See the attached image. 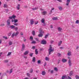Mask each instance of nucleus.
Wrapping results in <instances>:
<instances>
[{
	"mask_svg": "<svg viewBox=\"0 0 79 79\" xmlns=\"http://www.w3.org/2000/svg\"><path fill=\"white\" fill-rule=\"evenodd\" d=\"M15 35V33L14 32L12 35L11 37H13Z\"/></svg>",
	"mask_w": 79,
	"mask_h": 79,
	"instance_id": "cd10ccee",
	"label": "nucleus"
},
{
	"mask_svg": "<svg viewBox=\"0 0 79 79\" xmlns=\"http://www.w3.org/2000/svg\"><path fill=\"white\" fill-rule=\"evenodd\" d=\"M70 1H71V0H67L66 5L67 6L69 5V3H70Z\"/></svg>",
	"mask_w": 79,
	"mask_h": 79,
	"instance_id": "423d86ee",
	"label": "nucleus"
},
{
	"mask_svg": "<svg viewBox=\"0 0 79 79\" xmlns=\"http://www.w3.org/2000/svg\"><path fill=\"white\" fill-rule=\"evenodd\" d=\"M20 34H21V35H23V33H22V32H21L20 33Z\"/></svg>",
	"mask_w": 79,
	"mask_h": 79,
	"instance_id": "69168bd1",
	"label": "nucleus"
},
{
	"mask_svg": "<svg viewBox=\"0 0 79 79\" xmlns=\"http://www.w3.org/2000/svg\"><path fill=\"white\" fill-rule=\"evenodd\" d=\"M17 9L18 10H19L20 9V5L18 4L16 6Z\"/></svg>",
	"mask_w": 79,
	"mask_h": 79,
	"instance_id": "9b49d317",
	"label": "nucleus"
},
{
	"mask_svg": "<svg viewBox=\"0 0 79 79\" xmlns=\"http://www.w3.org/2000/svg\"><path fill=\"white\" fill-rule=\"evenodd\" d=\"M15 18H16V16L15 15H13L11 16H10L9 17V18L10 19H11V22L13 23L14 22L15 23H16L18 21V20L16 19H15Z\"/></svg>",
	"mask_w": 79,
	"mask_h": 79,
	"instance_id": "f257e3e1",
	"label": "nucleus"
},
{
	"mask_svg": "<svg viewBox=\"0 0 79 79\" xmlns=\"http://www.w3.org/2000/svg\"><path fill=\"white\" fill-rule=\"evenodd\" d=\"M33 55V53H31L30 54V56H32Z\"/></svg>",
	"mask_w": 79,
	"mask_h": 79,
	"instance_id": "c03bdc74",
	"label": "nucleus"
},
{
	"mask_svg": "<svg viewBox=\"0 0 79 79\" xmlns=\"http://www.w3.org/2000/svg\"><path fill=\"white\" fill-rule=\"evenodd\" d=\"M73 71H71L70 72V73L69 74V75L70 76H71L73 75Z\"/></svg>",
	"mask_w": 79,
	"mask_h": 79,
	"instance_id": "393cba45",
	"label": "nucleus"
},
{
	"mask_svg": "<svg viewBox=\"0 0 79 79\" xmlns=\"http://www.w3.org/2000/svg\"><path fill=\"white\" fill-rule=\"evenodd\" d=\"M32 34L33 35H34L35 34V31H32Z\"/></svg>",
	"mask_w": 79,
	"mask_h": 79,
	"instance_id": "bb28decb",
	"label": "nucleus"
},
{
	"mask_svg": "<svg viewBox=\"0 0 79 79\" xmlns=\"http://www.w3.org/2000/svg\"><path fill=\"white\" fill-rule=\"evenodd\" d=\"M32 61L33 62H34H34L35 61V57L33 58Z\"/></svg>",
	"mask_w": 79,
	"mask_h": 79,
	"instance_id": "b1692460",
	"label": "nucleus"
},
{
	"mask_svg": "<svg viewBox=\"0 0 79 79\" xmlns=\"http://www.w3.org/2000/svg\"><path fill=\"white\" fill-rule=\"evenodd\" d=\"M57 55L59 56H61V54L60 53H58Z\"/></svg>",
	"mask_w": 79,
	"mask_h": 79,
	"instance_id": "3c124183",
	"label": "nucleus"
},
{
	"mask_svg": "<svg viewBox=\"0 0 79 79\" xmlns=\"http://www.w3.org/2000/svg\"><path fill=\"white\" fill-rule=\"evenodd\" d=\"M69 66H71L72 65V63H71V61L70 59H69Z\"/></svg>",
	"mask_w": 79,
	"mask_h": 79,
	"instance_id": "6e6552de",
	"label": "nucleus"
},
{
	"mask_svg": "<svg viewBox=\"0 0 79 79\" xmlns=\"http://www.w3.org/2000/svg\"><path fill=\"white\" fill-rule=\"evenodd\" d=\"M14 29H15V31H18V27H15Z\"/></svg>",
	"mask_w": 79,
	"mask_h": 79,
	"instance_id": "4be33fe9",
	"label": "nucleus"
},
{
	"mask_svg": "<svg viewBox=\"0 0 79 79\" xmlns=\"http://www.w3.org/2000/svg\"><path fill=\"white\" fill-rule=\"evenodd\" d=\"M11 54V52H9L7 54V56H9Z\"/></svg>",
	"mask_w": 79,
	"mask_h": 79,
	"instance_id": "f704fd0d",
	"label": "nucleus"
},
{
	"mask_svg": "<svg viewBox=\"0 0 79 79\" xmlns=\"http://www.w3.org/2000/svg\"><path fill=\"white\" fill-rule=\"evenodd\" d=\"M5 26V24L4 23H2L0 25V26H1L3 27Z\"/></svg>",
	"mask_w": 79,
	"mask_h": 79,
	"instance_id": "473e14b6",
	"label": "nucleus"
},
{
	"mask_svg": "<svg viewBox=\"0 0 79 79\" xmlns=\"http://www.w3.org/2000/svg\"><path fill=\"white\" fill-rule=\"evenodd\" d=\"M58 30L59 31H61L62 30V28L60 27H58Z\"/></svg>",
	"mask_w": 79,
	"mask_h": 79,
	"instance_id": "f3484780",
	"label": "nucleus"
},
{
	"mask_svg": "<svg viewBox=\"0 0 79 79\" xmlns=\"http://www.w3.org/2000/svg\"><path fill=\"white\" fill-rule=\"evenodd\" d=\"M54 71H57V72L58 71V69H57V68L56 67L54 68Z\"/></svg>",
	"mask_w": 79,
	"mask_h": 79,
	"instance_id": "a878e982",
	"label": "nucleus"
},
{
	"mask_svg": "<svg viewBox=\"0 0 79 79\" xmlns=\"http://www.w3.org/2000/svg\"><path fill=\"white\" fill-rule=\"evenodd\" d=\"M59 9L60 10H62V9H63V8L61 7H59Z\"/></svg>",
	"mask_w": 79,
	"mask_h": 79,
	"instance_id": "72a5a7b5",
	"label": "nucleus"
},
{
	"mask_svg": "<svg viewBox=\"0 0 79 79\" xmlns=\"http://www.w3.org/2000/svg\"><path fill=\"white\" fill-rule=\"evenodd\" d=\"M37 9H38V8H37V7H36V8H32V10H37Z\"/></svg>",
	"mask_w": 79,
	"mask_h": 79,
	"instance_id": "c85d7f7f",
	"label": "nucleus"
},
{
	"mask_svg": "<svg viewBox=\"0 0 79 79\" xmlns=\"http://www.w3.org/2000/svg\"><path fill=\"white\" fill-rule=\"evenodd\" d=\"M45 22V20L44 19H42L41 20V23H44Z\"/></svg>",
	"mask_w": 79,
	"mask_h": 79,
	"instance_id": "c756f323",
	"label": "nucleus"
},
{
	"mask_svg": "<svg viewBox=\"0 0 79 79\" xmlns=\"http://www.w3.org/2000/svg\"><path fill=\"white\" fill-rule=\"evenodd\" d=\"M71 52H69L68 53V56H71Z\"/></svg>",
	"mask_w": 79,
	"mask_h": 79,
	"instance_id": "a211bd4d",
	"label": "nucleus"
},
{
	"mask_svg": "<svg viewBox=\"0 0 79 79\" xmlns=\"http://www.w3.org/2000/svg\"><path fill=\"white\" fill-rule=\"evenodd\" d=\"M3 38H4V39H7V37L6 36H3Z\"/></svg>",
	"mask_w": 79,
	"mask_h": 79,
	"instance_id": "603ef678",
	"label": "nucleus"
},
{
	"mask_svg": "<svg viewBox=\"0 0 79 79\" xmlns=\"http://www.w3.org/2000/svg\"><path fill=\"white\" fill-rule=\"evenodd\" d=\"M34 20H33V19H31L30 21V24L31 26H32V25H33V24H34Z\"/></svg>",
	"mask_w": 79,
	"mask_h": 79,
	"instance_id": "39448f33",
	"label": "nucleus"
},
{
	"mask_svg": "<svg viewBox=\"0 0 79 79\" xmlns=\"http://www.w3.org/2000/svg\"><path fill=\"white\" fill-rule=\"evenodd\" d=\"M46 64H47V62H45L44 64V66H46Z\"/></svg>",
	"mask_w": 79,
	"mask_h": 79,
	"instance_id": "5fc2aeb1",
	"label": "nucleus"
},
{
	"mask_svg": "<svg viewBox=\"0 0 79 79\" xmlns=\"http://www.w3.org/2000/svg\"><path fill=\"white\" fill-rule=\"evenodd\" d=\"M67 61V60L66 59H62V61L63 63H66Z\"/></svg>",
	"mask_w": 79,
	"mask_h": 79,
	"instance_id": "ddd939ff",
	"label": "nucleus"
},
{
	"mask_svg": "<svg viewBox=\"0 0 79 79\" xmlns=\"http://www.w3.org/2000/svg\"><path fill=\"white\" fill-rule=\"evenodd\" d=\"M48 35H46L45 36V39H46V38H47V37H48Z\"/></svg>",
	"mask_w": 79,
	"mask_h": 79,
	"instance_id": "a19ab883",
	"label": "nucleus"
},
{
	"mask_svg": "<svg viewBox=\"0 0 79 79\" xmlns=\"http://www.w3.org/2000/svg\"><path fill=\"white\" fill-rule=\"evenodd\" d=\"M15 27L14 25H11L10 26V27L11 29H14Z\"/></svg>",
	"mask_w": 79,
	"mask_h": 79,
	"instance_id": "6ab92c4d",
	"label": "nucleus"
},
{
	"mask_svg": "<svg viewBox=\"0 0 79 79\" xmlns=\"http://www.w3.org/2000/svg\"><path fill=\"white\" fill-rule=\"evenodd\" d=\"M35 40L36 41H38V39L37 38H35Z\"/></svg>",
	"mask_w": 79,
	"mask_h": 79,
	"instance_id": "680f3d73",
	"label": "nucleus"
},
{
	"mask_svg": "<svg viewBox=\"0 0 79 79\" xmlns=\"http://www.w3.org/2000/svg\"><path fill=\"white\" fill-rule=\"evenodd\" d=\"M35 53L36 55H37V54H38V51H37V49H36L35 50Z\"/></svg>",
	"mask_w": 79,
	"mask_h": 79,
	"instance_id": "e433bc0d",
	"label": "nucleus"
},
{
	"mask_svg": "<svg viewBox=\"0 0 79 79\" xmlns=\"http://www.w3.org/2000/svg\"><path fill=\"white\" fill-rule=\"evenodd\" d=\"M42 15H45L46 14H47V12L46 11H44L42 13Z\"/></svg>",
	"mask_w": 79,
	"mask_h": 79,
	"instance_id": "5701e85b",
	"label": "nucleus"
},
{
	"mask_svg": "<svg viewBox=\"0 0 79 79\" xmlns=\"http://www.w3.org/2000/svg\"><path fill=\"white\" fill-rule=\"evenodd\" d=\"M14 24L15 26H18V24L16 23H14Z\"/></svg>",
	"mask_w": 79,
	"mask_h": 79,
	"instance_id": "6e6d98bb",
	"label": "nucleus"
},
{
	"mask_svg": "<svg viewBox=\"0 0 79 79\" xmlns=\"http://www.w3.org/2000/svg\"><path fill=\"white\" fill-rule=\"evenodd\" d=\"M51 28H53V25H51Z\"/></svg>",
	"mask_w": 79,
	"mask_h": 79,
	"instance_id": "338daca9",
	"label": "nucleus"
},
{
	"mask_svg": "<svg viewBox=\"0 0 79 79\" xmlns=\"http://www.w3.org/2000/svg\"><path fill=\"white\" fill-rule=\"evenodd\" d=\"M32 72H33V69H31L30 70V72L31 73H32Z\"/></svg>",
	"mask_w": 79,
	"mask_h": 79,
	"instance_id": "4c0bfd02",
	"label": "nucleus"
},
{
	"mask_svg": "<svg viewBox=\"0 0 79 79\" xmlns=\"http://www.w3.org/2000/svg\"><path fill=\"white\" fill-rule=\"evenodd\" d=\"M18 34H19V32L17 31L15 33V36H17V35H18Z\"/></svg>",
	"mask_w": 79,
	"mask_h": 79,
	"instance_id": "7c9ffc66",
	"label": "nucleus"
},
{
	"mask_svg": "<svg viewBox=\"0 0 79 79\" xmlns=\"http://www.w3.org/2000/svg\"><path fill=\"white\" fill-rule=\"evenodd\" d=\"M58 2H60V3L62 2V1L61 0H57Z\"/></svg>",
	"mask_w": 79,
	"mask_h": 79,
	"instance_id": "864d4df0",
	"label": "nucleus"
},
{
	"mask_svg": "<svg viewBox=\"0 0 79 79\" xmlns=\"http://www.w3.org/2000/svg\"><path fill=\"white\" fill-rule=\"evenodd\" d=\"M25 48H26L25 45H24V44H23L22 45V48L21 49V51H22V52H23V50H25Z\"/></svg>",
	"mask_w": 79,
	"mask_h": 79,
	"instance_id": "20e7f679",
	"label": "nucleus"
},
{
	"mask_svg": "<svg viewBox=\"0 0 79 79\" xmlns=\"http://www.w3.org/2000/svg\"><path fill=\"white\" fill-rule=\"evenodd\" d=\"M37 63L38 64H40V63H41L40 60H38L37 61Z\"/></svg>",
	"mask_w": 79,
	"mask_h": 79,
	"instance_id": "49530a36",
	"label": "nucleus"
},
{
	"mask_svg": "<svg viewBox=\"0 0 79 79\" xmlns=\"http://www.w3.org/2000/svg\"><path fill=\"white\" fill-rule=\"evenodd\" d=\"M68 78H66L67 79H72V78H71V77H69L68 76Z\"/></svg>",
	"mask_w": 79,
	"mask_h": 79,
	"instance_id": "09e8293b",
	"label": "nucleus"
},
{
	"mask_svg": "<svg viewBox=\"0 0 79 79\" xmlns=\"http://www.w3.org/2000/svg\"><path fill=\"white\" fill-rule=\"evenodd\" d=\"M52 19L54 20H58V17H53Z\"/></svg>",
	"mask_w": 79,
	"mask_h": 79,
	"instance_id": "f8f14e48",
	"label": "nucleus"
},
{
	"mask_svg": "<svg viewBox=\"0 0 79 79\" xmlns=\"http://www.w3.org/2000/svg\"><path fill=\"white\" fill-rule=\"evenodd\" d=\"M55 10V8H52L51 9V13H52V10Z\"/></svg>",
	"mask_w": 79,
	"mask_h": 79,
	"instance_id": "ea45409f",
	"label": "nucleus"
},
{
	"mask_svg": "<svg viewBox=\"0 0 79 79\" xmlns=\"http://www.w3.org/2000/svg\"><path fill=\"white\" fill-rule=\"evenodd\" d=\"M35 46H33L32 47V49H35Z\"/></svg>",
	"mask_w": 79,
	"mask_h": 79,
	"instance_id": "bf43d9fd",
	"label": "nucleus"
},
{
	"mask_svg": "<svg viewBox=\"0 0 79 79\" xmlns=\"http://www.w3.org/2000/svg\"><path fill=\"white\" fill-rule=\"evenodd\" d=\"M30 39L31 40V41L33 40V37H32L31 36L30 37Z\"/></svg>",
	"mask_w": 79,
	"mask_h": 79,
	"instance_id": "58836bf2",
	"label": "nucleus"
},
{
	"mask_svg": "<svg viewBox=\"0 0 79 79\" xmlns=\"http://www.w3.org/2000/svg\"><path fill=\"white\" fill-rule=\"evenodd\" d=\"M45 72L43 71L42 72L41 74H42V75H43V76H44V75H45Z\"/></svg>",
	"mask_w": 79,
	"mask_h": 79,
	"instance_id": "dca6fc26",
	"label": "nucleus"
},
{
	"mask_svg": "<svg viewBox=\"0 0 79 79\" xmlns=\"http://www.w3.org/2000/svg\"><path fill=\"white\" fill-rule=\"evenodd\" d=\"M50 72H51V73H53V70H51L50 71Z\"/></svg>",
	"mask_w": 79,
	"mask_h": 79,
	"instance_id": "052dcab7",
	"label": "nucleus"
},
{
	"mask_svg": "<svg viewBox=\"0 0 79 79\" xmlns=\"http://www.w3.org/2000/svg\"><path fill=\"white\" fill-rule=\"evenodd\" d=\"M4 61L5 63H8V60H5Z\"/></svg>",
	"mask_w": 79,
	"mask_h": 79,
	"instance_id": "a18cd8bd",
	"label": "nucleus"
},
{
	"mask_svg": "<svg viewBox=\"0 0 79 79\" xmlns=\"http://www.w3.org/2000/svg\"><path fill=\"white\" fill-rule=\"evenodd\" d=\"M45 60L46 61H49L50 60V58L47 57H46Z\"/></svg>",
	"mask_w": 79,
	"mask_h": 79,
	"instance_id": "4468645a",
	"label": "nucleus"
},
{
	"mask_svg": "<svg viewBox=\"0 0 79 79\" xmlns=\"http://www.w3.org/2000/svg\"><path fill=\"white\" fill-rule=\"evenodd\" d=\"M8 6H7V4H4V8H6Z\"/></svg>",
	"mask_w": 79,
	"mask_h": 79,
	"instance_id": "2f4dec72",
	"label": "nucleus"
},
{
	"mask_svg": "<svg viewBox=\"0 0 79 79\" xmlns=\"http://www.w3.org/2000/svg\"><path fill=\"white\" fill-rule=\"evenodd\" d=\"M62 43V41H59V42L58 45L59 46H60L61 45V44Z\"/></svg>",
	"mask_w": 79,
	"mask_h": 79,
	"instance_id": "aec40b11",
	"label": "nucleus"
},
{
	"mask_svg": "<svg viewBox=\"0 0 79 79\" xmlns=\"http://www.w3.org/2000/svg\"><path fill=\"white\" fill-rule=\"evenodd\" d=\"M13 71V69H11L10 70V71L9 72V74H11Z\"/></svg>",
	"mask_w": 79,
	"mask_h": 79,
	"instance_id": "c9c22d12",
	"label": "nucleus"
},
{
	"mask_svg": "<svg viewBox=\"0 0 79 79\" xmlns=\"http://www.w3.org/2000/svg\"><path fill=\"white\" fill-rule=\"evenodd\" d=\"M28 53H29V51H26L25 52H24V55H27Z\"/></svg>",
	"mask_w": 79,
	"mask_h": 79,
	"instance_id": "9d476101",
	"label": "nucleus"
},
{
	"mask_svg": "<svg viewBox=\"0 0 79 79\" xmlns=\"http://www.w3.org/2000/svg\"><path fill=\"white\" fill-rule=\"evenodd\" d=\"M48 51L49 52V55H50L51 53H52V52L54 51V48L52 47V45H50V47L49 48Z\"/></svg>",
	"mask_w": 79,
	"mask_h": 79,
	"instance_id": "f03ea898",
	"label": "nucleus"
},
{
	"mask_svg": "<svg viewBox=\"0 0 79 79\" xmlns=\"http://www.w3.org/2000/svg\"><path fill=\"white\" fill-rule=\"evenodd\" d=\"M10 19H9L7 21V23L8 26L10 25Z\"/></svg>",
	"mask_w": 79,
	"mask_h": 79,
	"instance_id": "0eeeda50",
	"label": "nucleus"
},
{
	"mask_svg": "<svg viewBox=\"0 0 79 79\" xmlns=\"http://www.w3.org/2000/svg\"><path fill=\"white\" fill-rule=\"evenodd\" d=\"M24 79H29L28 77H26L24 78Z\"/></svg>",
	"mask_w": 79,
	"mask_h": 79,
	"instance_id": "774afa93",
	"label": "nucleus"
},
{
	"mask_svg": "<svg viewBox=\"0 0 79 79\" xmlns=\"http://www.w3.org/2000/svg\"><path fill=\"white\" fill-rule=\"evenodd\" d=\"M39 31L40 34L38 35V36L40 37H42L43 36V34L42 33H44V31H43L41 28L40 29Z\"/></svg>",
	"mask_w": 79,
	"mask_h": 79,
	"instance_id": "7ed1b4c3",
	"label": "nucleus"
},
{
	"mask_svg": "<svg viewBox=\"0 0 79 79\" xmlns=\"http://www.w3.org/2000/svg\"><path fill=\"white\" fill-rule=\"evenodd\" d=\"M66 78V75H63L62 77V79H64Z\"/></svg>",
	"mask_w": 79,
	"mask_h": 79,
	"instance_id": "2eb2a0df",
	"label": "nucleus"
},
{
	"mask_svg": "<svg viewBox=\"0 0 79 79\" xmlns=\"http://www.w3.org/2000/svg\"><path fill=\"white\" fill-rule=\"evenodd\" d=\"M6 72L8 73H9V74H10V72L9 71V70H7Z\"/></svg>",
	"mask_w": 79,
	"mask_h": 79,
	"instance_id": "0e129e2a",
	"label": "nucleus"
},
{
	"mask_svg": "<svg viewBox=\"0 0 79 79\" xmlns=\"http://www.w3.org/2000/svg\"><path fill=\"white\" fill-rule=\"evenodd\" d=\"M9 45H12V44H13V42L12 41H10L9 42Z\"/></svg>",
	"mask_w": 79,
	"mask_h": 79,
	"instance_id": "412c9836",
	"label": "nucleus"
},
{
	"mask_svg": "<svg viewBox=\"0 0 79 79\" xmlns=\"http://www.w3.org/2000/svg\"><path fill=\"white\" fill-rule=\"evenodd\" d=\"M39 23V22L38 21H37L35 23V24H38V23Z\"/></svg>",
	"mask_w": 79,
	"mask_h": 79,
	"instance_id": "13d9d810",
	"label": "nucleus"
},
{
	"mask_svg": "<svg viewBox=\"0 0 79 79\" xmlns=\"http://www.w3.org/2000/svg\"><path fill=\"white\" fill-rule=\"evenodd\" d=\"M24 7L25 8H27V6H24Z\"/></svg>",
	"mask_w": 79,
	"mask_h": 79,
	"instance_id": "e2e57ef3",
	"label": "nucleus"
},
{
	"mask_svg": "<svg viewBox=\"0 0 79 79\" xmlns=\"http://www.w3.org/2000/svg\"><path fill=\"white\" fill-rule=\"evenodd\" d=\"M36 42L35 41H33L31 42V44H35Z\"/></svg>",
	"mask_w": 79,
	"mask_h": 79,
	"instance_id": "8fccbe9b",
	"label": "nucleus"
},
{
	"mask_svg": "<svg viewBox=\"0 0 79 79\" xmlns=\"http://www.w3.org/2000/svg\"><path fill=\"white\" fill-rule=\"evenodd\" d=\"M79 20H77L76 21V24H79Z\"/></svg>",
	"mask_w": 79,
	"mask_h": 79,
	"instance_id": "37998d69",
	"label": "nucleus"
},
{
	"mask_svg": "<svg viewBox=\"0 0 79 79\" xmlns=\"http://www.w3.org/2000/svg\"><path fill=\"white\" fill-rule=\"evenodd\" d=\"M11 35V33H9L8 34V35L9 36H10V35Z\"/></svg>",
	"mask_w": 79,
	"mask_h": 79,
	"instance_id": "de8ad7c7",
	"label": "nucleus"
},
{
	"mask_svg": "<svg viewBox=\"0 0 79 79\" xmlns=\"http://www.w3.org/2000/svg\"><path fill=\"white\" fill-rule=\"evenodd\" d=\"M46 43H47V41L45 40L42 41L41 42V44H43V45H45Z\"/></svg>",
	"mask_w": 79,
	"mask_h": 79,
	"instance_id": "1a4fd4ad",
	"label": "nucleus"
},
{
	"mask_svg": "<svg viewBox=\"0 0 79 79\" xmlns=\"http://www.w3.org/2000/svg\"><path fill=\"white\" fill-rule=\"evenodd\" d=\"M75 77L77 79H79V77L78 75H76Z\"/></svg>",
	"mask_w": 79,
	"mask_h": 79,
	"instance_id": "79ce46f5",
	"label": "nucleus"
},
{
	"mask_svg": "<svg viewBox=\"0 0 79 79\" xmlns=\"http://www.w3.org/2000/svg\"><path fill=\"white\" fill-rule=\"evenodd\" d=\"M27 75L28 76V77H29V76H30V74L29 73H27Z\"/></svg>",
	"mask_w": 79,
	"mask_h": 79,
	"instance_id": "4d7b16f0",
	"label": "nucleus"
}]
</instances>
